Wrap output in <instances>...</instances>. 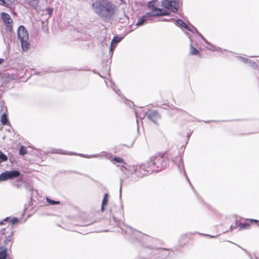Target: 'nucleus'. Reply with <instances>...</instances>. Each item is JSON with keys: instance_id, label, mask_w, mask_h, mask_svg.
I'll return each instance as SVG.
<instances>
[{"instance_id": "nucleus-1", "label": "nucleus", "mask_w": 259, "mask_h": 259, "mask_svg": "<svg viewBox=\"0 0 259 259\" xmlns=\"http://www.w3.org/2000/svg\"><path fill=\"white\" fill-rule=\"evenodd\" d=\"M94 12L98 16L109 18L114 14L116 7L112 2L108 0H98L92 5Z\"/></svg>"}, {"instance_id": "nucleus-2", "label": "nucleus", "mask_w": 259, "mask_h": 259, "mask_svg": "<svg viewBox=\"0 0 259 259\" xmlns=\"http://www.w3.org/2000/svg\"><path fill=\"white\" fill-rule=\"evenodd\" d=\"M12 180V184L17 188H20L23 184V175L17 170H7L0 174V181Z\"/></svg>"}, {"instance_id": "nucleus-3", "label": "nucleus", "mask_w": 259, "mask_h": 259, "mask_svg": "<svg viewBox=\"0 0 259 259\" xmlns=\"http://www.w3.org/2000/svg\"><path fill=\"white\" fill-rule=\"evenodd\" d=\"M169 13L166 10L161 9H154L150 12L147 13L142 16L136 23V26H140L151 21V17L153 16H159L168 15Z\"/></svg>"}, {"instance_id": "nucleus-4", "label": "nucleus", "mask_w": 259, "mask_h": 259, "mask_svg": "<svg viewBox=\"0 0 259 259\" xmlns=\"http://www.w3.org/2000/svg\"><path fill=\"white\" fill-rule=\"evenodd\" d=\"M167 155H168V158L169 160H170L171 161H172L174 163H176L178 169L180 171H181V170H183V172L184 176H185L186 179L187 180L188 182H189V183L190 184V185H191L192 188L193 189H194L188 177H187V176L186 175V171L184 169V164L181 161L182 157L180 154V153H179L178 150L177 149H176L174 151H169L167 153Z\"/></svg>"}, {"instance_id": "nucleus-5", "label": "nucleus", "mask_w": 259, "mask_h": 259, "mask_svg": "<svg viewBox=\"0 0 259 259\" xmlns=\"http://www.w3.org/2000/svg\"><path fill=\"white\" fill-rule=\"evenodd\" d=\"M154 172V169L150 166L148 161L141 165H137L133 166V173L132 178H135L136 176L138 178H141L143 176L151 174Z\"/></svg>"}, {"instance_id": "nucleus-6", "label": "nucleus", "mask_w": 259, "mask_h": 259, "mask_svg": "<svg viewBox=\"0 0 259 259\" xmlns=\"http://www.w3.org/2000/svg\"><path fill=\"white\" fill-rule=\"evenodd\" d=\"M150 166L154 169V172L159 171L164 169L167 166V160L162 155L151 157L148 161Z\"/></svg>"}, {"instance_id": "nucleus-7", "label": "nucleus", "mask_w": 259, "mask_h": 259, "mask_svg": "<svg viewBox=\"0 0 259 259\" xmlns=\"http://www.w3.org/2000/svg\"><path fill=\"white\" fill-rule=\"evenodd\" d=\"M18 39L21 41V48L23 51H27L30 48L28 42L29 35L27 29L22 25L20 26L17 29Z\"/></svg>"}, {"instance_id": "nucleus-8", "label": "nucleus", "mask_w": 259, "mask_h": 259, "mask_svg": "<svg viewBox=\"0 0 259 259\" xmlns=\"http://www.w3.org/2000/svg\"><path fill=\"white\" fill-rule=\"evenodd\" d=\"M1 17L8 30L12 33L13 31L12 24L13 21L10 15L6 13L2 12L1 14Z\"/></svg>"}, {"instance_id": "nucleus-9", "label": "nucleus", "mask_w": 259, "mask_h": 259, "mask_svg": "<svg viewBox=\"0 0 259 259\" xmlns=\"http://www.w3.org/2000/svg\"><path fill=\"white\" fill-rule=\"evenodd\" d=\"M191 29L192 30V32L196 33L205 41V42L209 46V47H206L207 49L212 51H219L220 50H221V48H219L218 49H217L215 46L209 43L207 40L203 36V35L197 30L196 27L192 26V28H191Z\"/></svg>"}, {"instance_id": "nucleus-10", "label": "nucleus", "mask_w": 259, "mask_h": 259, "mask_svg": "<svg viewBox=\"0 0 259 259\" xmlns=\"http://www.w3.org/2000/svg\"><path fill=\"white\" fill-rule=\"evenodd\" d=\"M147 116L149 120L155 124H157V121L160 118L159 114L155 110H152L147 112Z\"/></svg>"}, {"instance_id": "nucleus-11", "label": "nucleus", "mask_w": 259, "mask_h": 259, "mask_svg": "<svg viewBox=\"0 0 259 259\" xmlns=\"http://www.w3.org/2000/svg\"><path fill=\"white\" fill-rule=\"evenodd\" d=\"M164 7L167 9L170 10L173 12H176L179 7V3L176 1H169L165 4Z\"/></svg>"}, {"instance_id": "nucleus-12", "label": "nucleus", "mask_w": 259, "mask_h": 259, "mask_svg": "<svg viewBox=\"0 0 259 259\" xmlns=\"http://www.w3.org/2000/svg\"><path fill=\"white\" fill-rule=\"evenodd\" d=\"M12 240H13V232L11 233L10 235L6 237V238L4 240L5 244L7 248L8 247H11L12 244Z\"/></svg>"}, {"instance_id": "nucleus-13", "label": "nucleus", "mask_w": 259, "mask_h": 259, "mask_svg": "<svg viewBox=\"0 0 259 259\" xmlns=\"http://www.w3.org/2000/svg\"><path fill=\"white\" fill-rule=\"evenodd\" d=\"M176 24V25L181 28H185L186 29L189 31H192V30L191 29V28L181 20H177Z\"/></svg>"}, {"instance_id": "nucleus-14", "label": "nucleus", "mask_w": 259, "mask_h": 259, "mask_svg": "<svg viewBox=\"0 0 259 259\" xmlns=\"http://www.w3.org/2000/svg\"><path fill=\"white\" fill-rule=\"evenodd\" d=\"M176 24V25L181 28H185L186 29L189 31H192V30L191 29V28L181 20H177Z\"/></svg>"}, {"instance_id": "nucleus-15", "label": "nucleus", "mask_w": 259, "mask_h": 259, "mask_svg": "<svg viewBox=\"0 0 259 259\" xmlns=\"http://www.w3.org/2000/svg\"><path fill=\"white\" fill-rule=\"evenodd\" d=\"M52 153L65 155H77L75 153L65 152L61 149H54L52 150Z\"/></svg>"}, {"instance_id": "nucleus-16", "label": "nucleus", "mask_w": 259, "mask_h": 259, "mask_svg": "<svg viewBox=\"0 0 259 259\" xmlns=\"http://www.w3.org/2000/svg\"><path fill=\"white\" fill-rule=\"evenodd\" d=\"M7 250L8 248L6 247L2 246L0 248V259H6Z\"/></svg>"}, {"instance_id": "nucleus-17", "label": "nucleus", "mask_w": 259, "mask_h": 259, "mask_svg": "<svg viewBox=\"0 0 259 259\" xmlns=\"http://www.w3.org/2000/svg\"><path fill=\"white\" fill-rule=\"evenodd\" d=\"M121 40V38H120L118 36H116L113 37V39L112 40V41L111 42V45H110V51L111 52H112V51L113 50L114 46H115L116 44H117V43L120 42Z\"/></svg>"}, {"instance_id": "nucleus-18", "label": "nucleus", "mask_w": 259, "mask_h": 259, "mask_svg": "<svg viewBox=\"0 0 259 259\" xmlns=\"http://www.w3.org/2000/svg\"><path fill=\"white\" fill-rule=\"evenodd\" d=\"M15 0H0V5L9 7L12 6Z\"/></svg>"}, {"instance_id": "nucleus-19", "label": "nucleus", "mask_w": 259, "mask_h": 259, "mask_svg": "<svg viewBox=\"0 0 259 259\" xmlns=\"http://www.w3.org/2000/svg\"><path fill=\"white\" fill-rule=\"evenodd\" d=\"M108 194L107 193H105L103 199L102 200V207H101V210L102 211L104 210V206L106 205L108 203Z\"/></svg>"}, {"instance_id": "nucleus-20", "label": "nucleus", "mask_w": 259, "mask_h": 259, "mask_svg": "<svg viewBox=\"0 0 259 259\" xmlns=\"http://www.w3.org/2000/svg\"><path fill=\"white\" fill-rule=\"evenodd\" d=\"M249 227H250V225H249V224H248L247 223H240L239 230L241 231V230H245V229H248L249 228Z\"/></svg>"}, {"instance_id": "nucleus-21", "label": "nucleus", "mask_w": 259, "mask_h": 259, "mask_svg": "<svg viewBox=\"0 0 259 259\" xmlns=\"http://www.w3.org/2000/svg\"><path fill=\"white\" fill-rule=\"evenodd\" d=\"M1 122L4 125H6L8 123L7 116L6 113H3L1 116Z\"/></svg>"}, {"instance_id": "nucleus-22", "label": "nucleus", "mask_w": 259, "mask_h": 259, "mask_svg": "<svg viewBox=\"0 0 259 259\" xmlns=\"http://www.w3.org/2000/svg\"><path fill=\"white\" fill-rule=\"evenodd\" d=\"M156 4H157V1H150L148 4V7L149 8H151L152 9L151 11H152L154 9H157L156 8V7H157Z\"/></svg>"}, {"instance_id": "nucleus-23", "label": "nucleus", "mask_w": 259, "mask_h": 259, "mask_svg": "<svg viewBox=\"0 0 259 259\" xmlns=\"http://www.w3.org/2000/svg\"><path fill=\"white\" fill-rule=\"evenodd\" d=\"M190 54L192 55H196L198 54V51L194 48L192 45H190Z\"/></svg>"}, {"instance_id": "nucleus-24", "label": "nucleus", "mask_w": 259, "mask_h": 259, "mask_svg": "<svg viewBox=\"0 0 259 259\" xmlns=\"http://www.w3.org/2000/svg\"><path fill=\"white\" fill-rule=\"evenodd\" d=\"M110 85L111 88L114 90L117 94L120 95V90L118 89H116V87H115V84L112 82L111 80H109Z\"/></svg>"}, {"instance_id": "nucleus-25", "label": "nucleus", "mask_w": 259, "mask_h": 259, "mask_svg": "<svg viewBox=\"0 0 259 259\" xmlns=\"http://www.w3.org/2000/svg\"><path fill=\"white\" fill-rule=\"evenodd\" d=\"M135 113L137 118H139L140 119L144 118L145 117L146 115H147V113L145 112H143L139 114L136 110H135Z\"/></svg>"}, {"instance_id": "nucleus-26", "label": "nucleus", "mask_w": 259, "mask_h": 259, "mask_svg": "<svg viewBox=\"0 0 259 259\" xmlns=\"http://www.w3.org/2000/svg\"><path fill=\"white\" fill-rule=\"evenodd\" d=\"M26 153H27V151H26V148L23 146H21L20 150H19V154H20L21 155H24Z\"/></svg>"}, {"instance_id": "nucleus-27", "label": "nucleus", "mask_w": 259, "mask_h": 259, "mask_svg": "<svg viewBox=\"0 0 259 259\" xmlns=\"http://www.w3.org/2000/svg\"><path fill=\"white\" fill-rule=\"evenodd\" d=\"M247 63H248L251 66H252L254 69H256L258 67L257 64L252 60H249Z\"/></svg>"}, {"instance_id": "nucleus-28", "label": "nucleus", "mask_w": 259, "mask_h": 259, "mask_svg": "<svg viewBox=\"0 0 259 259\" xmlns=\"http://www.w3.org/2000/svg\"><path fill=\"white\" fill-rule=\"evenodd\" d=\"M239 223H240V222H239L238 221L236 220L235 222V225H232L230 226V230L232 231L235 229H236L238 227H239Z\"/></svg>"}, {"instance_id": "nucleus-29", "label": "nucleus", "mask_w": 259, "mask_h": 259, "mask_svg": "<svg viewBox=\"0 0 259 259\" xmlns=\"http://www.w3.org/2000/svg\"><path fill=\"white\" fill-rule=\"evenodd\" d=\"M47 200L49 204L52 205L60 204V201H55L49 198H47Z\"/></svg>"}, {"instance_id": "nucleus-30", "label": "nucleus", "mask_w": 259, "mask_h": 259, "mask_svg": "<svg viewBox=\"0 0 259 259\" xmlns=\"http://www.w3.org/2000/svg\"><path fill=\"white\" fill-rule=\"evenodd\" d=\"M7 160V157L4 153L0 152V160L2 161H5Z\"/></svg>"}, {"instance_id": "nucleus-31", "label": "nucleus", "mask_w": 259, "mask_h": 259, "mask_svg": "<svg viewBox=\"0 0 259 259\" xmlns=\"http://www.w3.org/2000/svg\"><path fill=\"white\" fill-rule=\"evenodd\" d=\"M113 160L116 162H118V163H122V164L124 163V162L123 159H122L121 158H120V157H115L114 158Z\"/></svg>"}, {"instance_id": "nucleus-32", "label": "nucleus", "mask_w": 259, "mask_h": 259, "mask_svg": "<svg viewBox=\"0 0 259 259\" xmlns=\"http://www.w3.org/2000/svg\"><path fill=\"white\" fill-rule=\"evenodd\" d=\"M78 155L80 156L85 157V158H88L97 157V155H83L82 154H79Z\"/></svg>"}, {"instance_id": "nucleus-33", "label": "nucleus", "mask_w": 259, "mask_h": 259, "mask_svg": "<svg viewBox=\"0 0 259 259\" xmlns=\"http://www.w3.org/2000/svg\"><path fill=\"white\" fill-rule=\"evenodd\" d=\"M18 222V219L17 218H13L11 220V224L12 225H14L16 224Z\"/></svg>"}, {"instance_id": "nucleus-34", "label": "nucleus", "mask_w": 259, "mask_h": 259, "mask_svg": "<svg viewBox=\"0 0 259 259\" xmlns=\"http://www.w3.org/2000/svg\"><path fill=\"white\" fill-rule=\"evenodd\" d=\"M239 59L240 60H241L242 62H243L245 63H247V62H248V61L249 60V59L245 58L242 57H239Z\"/></svg>"}, {"instance_id": "nucleus-35", "label": "nucleus", "mask_w": 259, "mask_h": 259, "mask_svg": "<svg viewBox=\"0 0 259 259\" xmlns=\"http://www.w3.org/2000/svg\"><path fill=\"white\" fill-rule=\"evenodd\" d=\"M39 0H30L31 3H34V4H36L38 3Z\"/></svg>"}, {"instance_id": "nucleus-36", "label": "nucleus", "mask_w": 259, "mask_h": 259, "mask_svg": "<svg viewBox=\"0 0 259 259\" xmlns=\"http://www.w3.org/2000/svg\"><path fill=\"white\" fill-rule=\"evenodd\" d=\"M122 183V180H120V196H121V194Z\"/></svg>"}, {"instance_id": "nucleus-37", "label": "nucleus", "mask_w": 259, "mask_h": 259, "mask_svg": "<svg viewBox=\"0 0 259 259\" xmlns=\"http://www.w3.org/2000/svg\"><path fill=\"white\" fill-rule=\"evenodd\" d=\"M4 61V59H0V64H2Z\"/></svg>"}, {"instance_id": "nucleus-38", "label": "nucleus", "mask_w": 259, "mask_h": 259, "mask_svg": "<svg viewBox=\"0 0 259 259\" xmlns=\"http://www.w3.org/2000/svg\"><path fill=\"white\" fill-rule=\"evenodd\" d=\"M204 235H207V236H209V237H212V238H214V237H215V236H210V235H206V234H204Z\"/></svg>"}, {"instance_id": "nucleus-39", "label": "nucleus", "mask_w": 259, "mask_h": 259, "mask_svg": "<svg viewBox=\"0 0 259 259\" xmlns=\"http://www.w3.org/2000/svg\"><path fill=\"white\" fill-rule=\"evenodd\" d=\"M259 57V56H250V57Z\"/></svg>"}, {"instance_id": "nucleus-40", "label": "nucleus", "mask_w": 259, "mask_h": 259, "mask_svg": "<svg viewBox=\"0 0 259 259\" xmlns=\"http://www.w3.org/2000/svg\"><path fill=\"white\" fill-rule=\"evenodd\" d=\"M252 221H254V222H257V220H252Z\"/></svg>"}, {"instance_id": "nucleus-41", "label": "nucleus", "mask_w": 259, "mask_h": 259, "mask_svg": "<svg viewBox=\"0 0 259 259\" xmlns=\"http://www.w3.org/2000/svg\"><path fill=\"white\" fill-rule=\"evenodd\" d=\"M120 1L122 3H124V0H120Z\"/></svg>"}, {"instance_id": "nucleus-42", "label": "nucleus", "mask_w": 259, "mask_h": 259, "mask_svg": "<svg viewBox=\"0 0 259 259\" xmlns=\"http://www.w3.org/2000/svg\"><path fill=\"white\" fill-rule=\"evenodd\" d=\"M2 224H3V222H0V225H2Z\"/></svg>"}, {"instance_id": "nucleus-43", "label": "nucleus", "mask_w": 259, "mask_h": 259, "mask_svg": "<svg viewBox=\"0 0 259 259\" xmlns=\"http://www.w3.org/2000/svg\"><path fill=\"white\" fill-rule=\"evenodd\" d=\"M8 219V218H6L4 220L5 221H7V220Z\"/></svg>"}]
</instances>
